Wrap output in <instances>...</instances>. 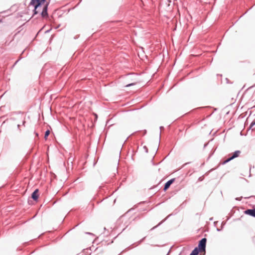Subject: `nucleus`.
Here are the masks:
<instances>
[{
	"label": "nucleus",
	"mask_w": 255,
	"mask_h": 255,
	"mask_svg": "<svg viewBox=\"0 0 255 255\" xmlns=\"http://www.w3.org/2000/svg\"><path fill=\"white\" fill-rule=\"evenodd\" d=\"M207 145H208V143H205V144H204V148H205V147H206V146Z\"/></svg>",
	"instance_id": "24"
},
{
	"label": "nucleus",
	"mask_w": 255,
	"mask_h": 255,
	"mask_svg": "<svg viewBox=\"0 0 255 255\" xmlns=\"http://www.w3.org/2000/svg\"><path fill=\"white\" fill-rule=\"evenodd\" d=\"M39 190L38 189H35L31 194V198L34 201H37L38 197H39V194H38Z\"/></svg>",
	"instance_id": "6"
},
{
	"label": "nucleus",
	"mask_w": 255,
	"mask_h": 255,
	"mask_svg": "<svg viewBox=\"0 0 255 255\" xmlns=\"http://www.w3.org/2000/svg\"><path fill=\"white\" fill-rule=\"evenodd\" d=\"M174 180H175V179L172 178V179H171L169 180H168L167 182H166L164 185V187H163L164 191H165L166 190H167L169 188L170 185L174 182Z\"/></svg>",
	"instance_id": "5"
},
{
	"label": "nucleus",
	"mask_w": 255,
	"mask_h": 255,
	"mask_svg": "<svg viewBox=\"0 0 255 255\" xmlns=\"http://www.w3.org/2000/svg\"><path fill=\"white\" fill-rule=\"evenodd\" d=\"M171 215H168L166 218H165L164 220H163L162 221H161L157 226H155V227H153L151 230H153L154 229H155L156 227H157L158 226H160V225H161L163 222H164L166 219L170 216Z\"/></svg>",
	"instance_id": "9"
},
{
	"label": "nucleus",
	"mask_w": 255,
	"mask_h": 255,
	"mask_svg": "<svg viewBox=\"0 0 255 255\" xmlns=\"http://www.w3.org/2000/svg\"><path fill=\"white\" fill-rule=\"evenodd\" d=\"M206 243L207 239L206 238H203L199 241L198 247H197L196 248H198V249L200 250L201 252H205Z\"/></svg>",
	"instance_id": "2"
},
{
	"label": "nucleus",
	"mask_w": 255,
	"mask_h": 255,
	"mask_svg": "<svg viewBox=\"0 0 255 255\" xmlns=\"http://www.w3.org/2000/svg\"><path fill=\"white\" fill-rule=\"evenodd\" d=\"M160 134H161V133L160 132L159 133V137H160Z\"/></svg>",
	"instance_id": "33"
},
{
	"label": "nucleus",
	"mask_w": 255,
	"mask_h": 255,
	"mask_svg": "<svg viewBox=\"0 0 255 255\" xmlns=\"http://www.w3.org/2000/svg\"><path fill=\"white\" fill-rule=\"evenodd\" d=\"M201 252L200 250L198 248L195 247L194 250L191 252L190 255H198L199 253Z\"/></svg>",
	"instance_id": "8"
},
{
	"label": "nucleus",
	"mask_w": 255,
	"mask_h": 255,
	"mask_svg": "<svg viewBox=\"0 0 255 255\" xmlns=\"http://www.w3.org/2000/svg\"><path fill=\"white\" fill-rule=\"evenodd\" d=\"M128 250H130V248L129 247H128Z\"/></svg>",
	"instance_id": "31"
},
{
	"label": "nucleus",
	"mask_w": 255,
	"mask_h": 255,
	"mask_svg": "<svg viewBox=\"0 0 255 255\" xmlns=\"http://www.w3.org/2000/svg\"><path fill=\"white\" fill-rule=\"evenodd\" d=\"M30 4L33 5L34 7L33 10V16L34 15L37 14L39 12L38 8L40 7L42 4L40 0H31Z\"/></svg>",
	"instance_id": "1"
},
{
	"label": "nucleus",
	"mask_w": 255,
	"mask_h": 255,
	"mask_svg": "<svg viewBox=\"0 0 255 255\" xmlns=\"http://www.w3.org/2000/svg\"><path fill=\"white\" fill-rule=\"evenodd\" d=\"M19 127H20V125L18 124L17 125V128H19Z\"/></svg>",
	"instance_id": "29"
},
{
	"label": "nucleus",
	"mask_w": 255,
	"mask_h": 255,
	"mask_svg": "<svg viewBox=\"0 0 255 255\" xmlns=\"http://www.w3.org/2000/svg\"><path fill=\"white\" fill-rule=\"evenodd\" d=\"M202 180H203V179H202V177H199V179H198V180H199V181H202Z\"/></svg>",
	"instance_id": "20"
},
{
	"label": "nucleus",
	"mask_w": 255,
	"mask_h": 255,
	"mask_svg": "<svg viewBox=\"0 0 255 255\" xmlns=\"http://www.w3.org/2000/svg\"><path fill=\"white\" fill-rule=\"evenodd\" d=\"M48 4L49 3L47 2L43 7L42 10L40 13L41 17L43 18H47L48 17V13L47 11Z\"/></svg>",
	"instance_id": "4"
},
{
	"label": "nucleus",
	"mask_w": 255,
	"mask_h": 255,
	"mask_svg": "<svg viewBox=\"0 0 255 255\" xmlns=\"http://www.w3.org/2000/svg\"><path fill=\"white\" fill-rule=\"evenodd\" d=\"M18 61H19V60H17V61H16L15 62V63H14L13 67L15 66V65L18 63Z\"/></svg>",
	"instance_id": "17"
},
{
	"label": "nucleus",
	"mask_w": 255,
	"mask_h": 255,
	"mask_svg": "<svg viewBox=\"0 0 255 255\" xmlns=\"http://www.w3.org/2000/svg\"><path fill=\"white\" fill-rule=\"evenodd\" d=\"M245 214L255 217V208L247 209L244 212Z\"/></svg>",
	"instance_id": "7"
},
{
	"label": "nucleus",
	"mask_w": 255,
	"mask_h": 255,
	"mask_svg": "<svg viewBox=\"0 0 255 255\" xmlns=\"http://www.w3.org/2000/svg\"><path fill=\"white\" fill-rule=\"evenodd\" d=\"M35 135L37 136V137H38V133L35 132Z\"/></svg>",
	"instance_id": "23"
},
{
	"label": "nucleus",
	"mask_w": 255,
	"mask_h": 255,
	"mask_svg": "<svg viewBox=\"0 0 255 255\" xmlns=\"http://www.w3.org/2000/svg\"><path fill=\"white\" fill-rule=\"evenodd\" d=\"M242 197H241V198H239V197H237L236 198V200H237V201H241V199H242Z\"/></svg>",
	"instance_id": "16"
},
{
	"label": "nucleus",
	"mask_w": 255,
	"mask_h": 255,
	"mask_svg": "<svg viewBox=\"0 0 255 255\" xmlns=\"http://www.w3.org/2000/svg\"><path fill=\"white\" fill-rule=\"evenodd\" d=\"M222 229V228H221V229H219V228H217V231H218V232H219V231H220Z\"/></svg>",
	"instance_id": "25"
},
{
	"label": "nucleus",
	"mask_w": 255,
	"mask_h": 255,
	"mask_svg": "<svg viewBox=\"0 0 255 255\" xmlns=\"http://www.w3.org/2000/svg\"><path fill=\"white\" fill-rule=\"evenodd\" d=\"M144 149H145V152H146V153H147V152H148V149H147V147H146V146H144Z\"/></svg>",
	"instance_id": "15"
},
{
	"label": "nucleus",
	"mask_w": 255,
	"mask_h": 255,
	"mask_svg": "<svg viewBox=\"0 0 255 255\" xmlns=\"http://www.w3.org/2000/svg\"><path fill=\"white\" fill-rule=\"evenodd\" d=\"M164 129V127L162 126L160 127V129L161 130L162 129Z\"/></svg>",
	"instance_id": "21"
},
{
	"label": "nucleus",
	"mask_w": 255,
	"mask_h": 255,
	"mask_svg": "<svg viewBox=\"0 0 255 255\" xmlns=\"http://www.w3.org/2000/svg\"><path fill=\"white\" fill-rule=\"evenodd\" d=\"M241 152L240 150L235 151L234 152L230 155V156L229 158L223 161L221 164L223 165L225 164L234 158L239 157Z\"/></svg>",
	"instance_id": "3"
},
{
	"label": "nucleus",
	"mask_w": 255,
	"mask_h": 255,
	"mask_svg": "<svg viewBox=\"0 0 255 255\" xmlns=\"http://www.w3.org/2000/svg\"><path fill=\"white\" fill-rule=\"evenodd\" d=\"M134 85V83H130V84H128L126 87H129V86H132V85Z\"/></svg>",
	"instance_id": "14"
},
{
	"label": "nucleus",
	"mask_w": 255,
	"mask_h": 255,
	"mask_svg": "<svg viewBox=\"0 0 255 255\" xmlns=\"http://www.w3.org/2000/svg\"><path fill=\"white\" fill-rule=\"evenodd\" d=\"M254 125H255V121H254L251 123L250 126V128H251Z\"/></svg>",
	"instance_id": "12"
},
{
	"label": "nucleus",
	"mask_w": 255,
	"mask_h": 255,
	"mask_svg": "<svg viewBox=\"0 0 255 255\" xmlns=\"http://www.w3.org/2000/svg\"><path fill=\"white\" fill-rule=\"evenodd\" d=\"M46 0H40L42 4L44 3Z\"/></svg>",
	"instance_id": "18"
},
{
	"label": "nucleus",
	"mask_w": 255,
	"mask_h": 255,
	"mask_svg": "<svg viewBox=\"0 0 255 255\" xmlns=\"http://www.w3.org/2000/svg\"><path fill=\"white\" fill-rule=\"evenodd\" d=\"M49 134H50V130L48 129L45 132V133H44L45 139H47V138L49 136Z\"/></svg>",
	"instance_id": "10"
},
{
	"label": "nucleus",
	"mask_w": 255,
	"mask_h": 255,
	"mask_svg": "<svg viewBox=\"0 0 255 255\" xmlns=\"http://www.w3.org/2000/svg\"><path fill=\"white\" fill-rule=\"evenodd\" d=\"M226 80L227 81V83H229V79L228 78H226Z\"/></svg>",
	"instance_id": "26"
},
{
	"label": "nucleus",
	"mask_w": 255,
	"mask_h": 255,
	"mask_svg": "<svg viewBox=\"0 0 255 255\" xmlns=\"http://www.w3.org/2000/svg\"><path fill=\"white\" fill-rule=\"evenodd\" d=\"M25 121H23V122H22V125L23 126H25Z\"/></svg>",
	"instance_id": "22"
},
{
	"label": "nucleus",
	"mask_w": 255,
	"mask_h": 255,
	"mask_svg": "<svg viewBox=\"0 0 255 255\" xmlns=\"http://www.w3.org/2000/svg\"><path fill=\"white\" fill-rule=\"evenodd\" d=\"M213 220V218H210V220Z\"/></svg>",
	"instance_id": "30"
},
{
	"label": "nucleus",
	"mask_w": 255,
	"mask_h": 255,
	"mask_svg": "<svg viewBox=\"0 0 255 255\" xmlns=\"http://www.w3.org/2000/svg\"><path fill=\"white\" fill-rule=\"evenodd\" d=\"M86 234H89V235H94L93 234H92L91 233H89V232H86Z\"/></svg>",
	"instance_id": "19"
},
{
	"label": "nucleus",
	"mask_w": 255,
	"mask_h": 255,
	"mask_svg": "<svg viewBox=\"0 0 255 255\" xmlns=\"http://www.w3.org/2000/svg\"><path fill=\"white\" fill-rule=\"evenodd\" d=\"M146 237L143 238L142 239H141L139 241H138L137 243H134L133 245L136 244V246L140 245L145 239Z\"/></svg>",
	"instance_id": "11"
},
{
	"label": "nucleus",
	"mask_w": 255,
	"mask_h": 255,
	"mask_svg": "<svg viewBox=\"0 0 255 255\" xmlns=\"http://www.w3.org/2000/svg\"><path fill=\"white\" fill-rule=\"evenodd\" d=\"M225 224H226V222H222V224H221V228H222V229L223 228L224 226H225Z\"/></svg>",
	"instance_id": "13"
},
{
	"label": "nucleus",
	"mask_w": 255,
	"mask_h": 255,
	"mask_svg": "<svg viewBox=\"0 0 255 255\" xmlns=\"http://www.w3.org/2000/svg\"><path fill=\"white\" fill-rule=\"evenodd\" d=\"M50 31V30H47V31H45V33H48Z\"/></svg>",
	"instance_id": "27"
},
{
	"label": "nucleus",
	"mask_w": 255,
	"mask_h": 255,
	"mask_svg": "<svg viewBox=\"0 0 255 255\" xmlns=\"http://www.w3.org/2000/svg\"><path fill=\"white\" fill-rule=\"evenodd\" d=\"M170 251L169 250L166 255H169V254H170Z\"/></svg>",
	"instance_id": "28"
},
{
	"label": "nucleus",
	"mask_w": 255,
	"mask_h": 255,
	"mask_svg": "<svg viewBox=\"0 0 255 255\" xmlns=\"http://www.w3.org/2000/svg\"><path fill=\"white\" fill-rule=\"evenodd\" d=\"M41 30H42V29H40V30H39V31H38V33H39V32H40V31H41Z\"/></svg>",
	"instance_id": "32"
}]
</instances>
